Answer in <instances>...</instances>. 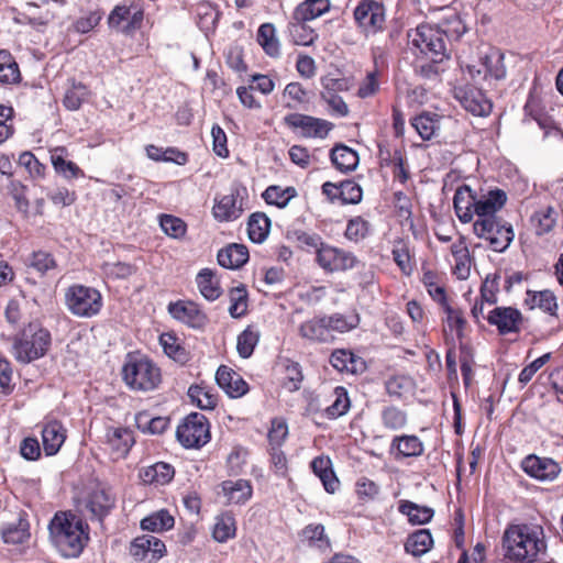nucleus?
<instances>
[{
    "label": "nucleus",
    "instance_id": "8",
    "mask_svg": "<svg viewBox=\"0 0 563 563\" xmlns=\"http://www.w3.org/2000/svg\"><path fill=\"white\" fill-rule=\"evenodd\" d=\"M144 21V9L131 0L115 5L108 16V25L125 35L141 30Z\"/></svg>",
    "mask_w": 563,
    "mask_h": 563
},
{
    "label": "nucleus",
    "instance_id": "64",
    "mask_svg": "<svg viewBox=\"0 0 563 563\" xmlns=\"http://www.w3.org/2000/svg\"><path fill=\"white\" fill-rule=\"evenodd\" d=\"M174 468L167 463H156L155 465L151 466L145 475L148 477L152 482H155L157 484L164 485L167 484L173 477H174Z\"/></svg>",
    "mask_w": 563,
    "mask_h": 563
},
{
    "label": "nucleus",
    "instance_id": "56",
    "mask_svg": "<svg viewBox=\"0 0 563 563\" xmlns=\"http://www.w3.org/2000/svg\"><path fill=\"white\" fill-rule=\"evenodd\" d=\"M159 225L162 230L173 239L184 238L187 231L185 221L172 214H162Z\"/></svg>",
    "mask_w": 563,
    "mask_h": 563
},
{
    "label": "nucleus",
    "instance_id": "47",
    "mask_svg": "<svg viewBox=\"0 0 563 563\" xmlns=\"http://www.w3.org/2000/svg\"><path fill=\"white\" fill-rule=\"evenodd\" d=\"M174 517L163 509L142 519L141 528L152 532H161L169 530L174 527Z\"/></svg>",
    "mask_w": 563,
    "mask_h": 563
},
{
    "label": "nucleus",
    "instance_id": "51",
    "mask_svg": "<svg viewBox=\"0 0 563 563\" xmlns=\"http://www.w3.org/2000/svg\"><path fill=\"white\" fill-rule=\"evenodd\" d=\"M258 340L260 331L253 325L246 327L238 336L236 350L239 355L243 358H249L253 354Z\"/></svg>",
    "mask_w": 563,
    "mask_h": 563
},
{
    "label": "nucleus",
    "instance_id": "39",
    "mask_svg": "<svg viewBox=\"0 0 563 563\" xmlns=\"http://www.w3.org/2000/svg\"><path fill=\"white\" fill-rule=\"evenodd\" d=\"M297 196L295 187L289 186L283 188L277 185L267 187L262 194L263 199L267 205L276 206L280 209L285 208L289 201Z\"/></svg>",
    "mask_w": 563,
    "mask_h": 563
},
{
    "label": "nucleus",
    "instance_id": "30",
    "mask_svg": "<svg viewBox=\"0 0 563 563\" xmlns=\"http://www.w3.org/2000/svg\"><path fill=\"white\" fill-rule=\"evenodd\" d=\"M525 302L530 309L539 308L550 316H556L559 308L555 295L549 289L541 291L528 290Z\"/></svg>",
    "mask_w": 563,
    "mask_h": 563
},
{
    "label": "nucleus",
    "instance_id": "33",
    "mask_svg": "<svg viewBox=\"0 0 563 563\" xmlns=\"http://www.w3.org/2000/svg\"><path fill=\"white\" fill-rule=\"evenodd\" d=\"M481 65L484 68L485 78L490 76L499 80L506 76L504 54L498 48H489L488 52L481 57Z\"/></svg>",
    "mask_w": 563,
    "mask_h": 563
},
{
    "label": "nucleus",
    "instance_id": "2",
    "mask_svg": "<svg viewBox=\"0 0 563 563\" xmlns=\"http://www.w3.org/2000/svg\"><path fill=\"white\" fill-rule=\"evenodd\" d=\"M48 529L52 542L67 558L78 556L89 540L88 525L69 511L55 514Z\"/></svg>",
    "mask_w": 563,
    "mask_h": 563
},
{
    "label": "nucleus",
    "instance_id": "46",
    "mask_svg": "<svg viewBox=\"0 0 563 563\" xmlns=\"http://www.w3.org/2000/svg\"><path fill=\"white\" fill-rule=\"evenodd\" d=\"M287 239L295 242L298 247L306 252L314 251L317 255L318 250L324 244L319 234L303 230L288 231Z\"/></svg>",
    "mask_w": 563,
    "mask_h": 563
},
{
    "label": "nucleus",
    "instance_id": "13",
    "mask_svg": "<svg viewBox=\"0 0 563 563\" xmlns=\"http://www.w3.org/2000/svg\"><path fill=\"white\" fill-rule=\"evenodd\" d=\"M284 122L290 129H299L303 137L323 139L333 129V124L327 120L301 113L287 114Z\"/></svg>",
    "mask_w": 563,
    "mask_h": 563
},
{
    "label": "nucleus",
    "instance_id": "62",
    "mask_svg": "<svg viewBox=\"0 0 563 563\" xmlns=\"http://www.w3.org/2000/svg\"><path fill=\"white\" fill-rule=\"evenodd\" d=\"M14 110L12 107L0 104V145L13 136L15 129L12 123Z\"/></svg>",
    "mask_w": 563,
    "mask_h": 563
},
{
    "label": "nucleus",
    "instance_id": "45",
    "mask_svg": "<svg viewBox=\"0 0 563 563\" xmlns=\"http://www.w3.org/2000/svg\"><path fill=\"white\" fill-rule=\"evenodd\" d=\"M159 343L167 356L174 361L185 364L189 361V353L181 345L179 340L173 333H163L159 336Z\"/></svg>",
    "mask_w": 563,
    "mask_h": 563
},
{
    "label": "nucleus",
    "instance_id": "10",
    "mask_svg": "<svg viewBox=\"0 0 563 563\" xmlns=\"http://www.w3.org/2000/svg\"><path fill=\"white\" fill-rule=\"evenodd\" d=\"M245 188H232L230 194L214 200L212 214L220 222L239 219L245 210Z\"/></svg>",
    "mask_w": 563,
    "mask_h": 563
},
{
    "label": "nucleus",
    "instance_id": "29",
    "mask_svg": "<svg viewBox=\"0 0 563 563\" xmlns=\"http://www.w3.org/2000/svg\"><path fill=\"white\" fill-rule=\"evenodd\" d=\"M313 473L320 478L324 489L333 494L339 488V479L336 478L331 460L327 456H317L311 462Z\"/></svg>",
    "mask_w": 563,
    "mask_h": 563
},
{
    "label": "nucleus",
    "instance_id": "14",
    "mask_svg": "<svg viewBox=\"0 0 563 563\" xmlns=\"http://www.w3.org/2000/svg\"><path fill=\"white\" fill-rule=\"evenodd\" d=\"M134 442L133 432L129 428L124 427H108L102 441L106 446V451L114 461L124 459L129 454Z\"/></svg>",
    "mask_w": 563,
    "mask_h": 563
},
{
    "label": "nucleus",
    "instance_id": "54",
    "mask_svg": "<svg viewBox=\"0 0 563 563\" xmlns=\"http://www.w3.org/2000/svg\"><path fill=\"white\" fill-rule=\"evenodd\" d=\"M515 238V232L511 224L501 219L496 235L492 238L490 247L495 252L506 251Z\"/></svg>",
    "mask_w": 563,
    "mask_h": 563
},
{
    "label": "nucleus",
    "instance_id": "36",
    "mask_svg": "<svg viewBox=\"0 0 563 563\" xmlns=\"http://www.w3.org/2000/svg\"><path fill=\"white\" fill-rule=\"evenodd\" d=\"M411 126L422 140H430L440 128V117L437 113L422 112L411 119Z\"/></svg>",
    "mask_w": 563,
    "mask_h": 563
},
{
    "label": "nucleus",
    "instance_id": "15",
    "mask_svg": "<svg viewBox=\"0 0 563 563\" xmlns=\"http://www.w3.org/2000/svg\"><path fill=\"white\" fill-rule=\"evenodd\" d=\"M166 552L164 542L154 536L135 538L130 545L131 556L139 562L153 563L158 561Z\"/></svg>",
    "mask_w": 563,
    "mask_h": 563
},
{
    "label": "nucleus",
    "instance_id": "49",
    "mask_svg": "<svg viewBox=\"0 0 563 563\" xmlns=\"http://www.w3.org/2000/svg\"><path fill=\"white\" fill-rule=\"evenodd\" d=\"M288 31L296 45H311L318 36L305 21L294 20L292 18L289 22Z\"/></svg>",
    "mask_w": 563,
    "mask_h": 563
},
{
    "label": "nucleus",
    "instance_id": "61",
    "mask_svg": "<svg viewBox=\"0 0 563 563\" xmlns=\"http://www.w3.org/2000/svg\"><path fill=\"white\" fill-rule=\"evenodd\" d=\"M335 400L325 409L328 418L335 419L343 416L350 408L347 393L343 387L334 389Z\"/></svg>",
    "mask_w": 563,
    "mask_h": 563
},
{
    "label": "nucleus",
    "instance_id": "16",
    "mask_svg": "<svg viewBox=\"0 0 563 563\" xmlns=\"http://www.w3.org/2000/svg\"><path fill=\"white\" fill-rule=\"evenodd\" d=\"M522 470L538 481H553L560 474L559 464L549 457L528 455L521 463Z\"/></svg>",
    "mask_w": 563,
    "mask_h": 563
},
{
    "label": "nucleus",
    "instance_id": "63",
    "mask_svg": "<svg viewBox=\"0 0 563 563\" xmlns=\"http://www.w3.org/2000/svg\"><path fill=\"white\" fill-rule=\"evenodd\" d=\"M362 188L354 180L346 179L340 183V199L342 203H358L362 200Z\"/></svg>",
    "mask_w": 563,
    "mask_h": 563
},
{
    "label": "nucleus",
    "instance_id": "3",
    "mask_svg": "<svg viewBox=\"0 0 563 563\" xmlns=\"http://www.w3.org/2000/svg\"><path fill=\"white\" fill-rule=\"evenodd\" d=\"M52 343L51 333L38 321H32L18 332L13 339L12 353L22 364H29L43 357Z\"/></svg>",
    "mask_w": 563,
    "mask_h": 563
},
{
    "label": "nucleus",
    "instance_id": "48",
    "mask_svg": "<svg viewBox=\"0 0 563 563\" xmlns=\"http://www.w3.org/2000/svg\"><path fill=\"white\" fill-rule=\"evenodd\" d=\"M135 422L143 433L161 434L168 427L169 419L166 417H151L147 412H140L135 416Z\"/></svg>",
    "mask_w": 563,
    "mask_h": 563
},
{
    "label": "nucleus",
    "instance_id": "57",
    "mask_svg": "<svg viewBox=\"0 0 563 563\" xmlns=\"http://www.w3.org/2000/svg\"><path fill=\"white\" fill-rule=\"evenodd\" d=\"M327 327L329 328V333L332 331L336 332H346L357 327L358 324V316L351 314L349 317L335 313L330 317H324Z\"/></svg>",
    "mask_w": 563,
    "mask_h": 563
},
{
    "label": "nucleus",
    "instance_id": "19",
    "mask_svg": "<svg viewBox=\"0 0 563 563\" xmlns=\"http://www.w3.org/2000/svg\"><path fill=\"white\" fill-rule=\"evenodd\" d=\"M115 506V496L112 492L104 487L93 489L88 499L86 507L93 518L102 520L107 517Z\"/></svg>",
    "mask_w": 563,
    "mask_h": 563
},
{
    "label": "nucleus",
    "instance_id": "35",
    "mask_svg": "<svg viewBox=\"0 0 563 563\" xmlns=\"http://www.w3.org/2000/svg\"><path fill=\"white\" fill-rule=\"evenodd\" d=\"M432 545L431 532L428 529H419L407 538L405 550L413 556H421L429 552Z\"/></svg>",
    "mask_w": 563,
    "mask_h": 563
},
{
    "label": "nucleus",
    "instance_id": "44",
    "mask_svg": "<svg viewBox=\"0 0 563 563\" xmlns=\"http://www.w3.org/2000/svg\"><path fill=\"white\" fill-rule=\"evenodd\" d=\"M196 282L201 295L206 299L212 301L220 297L221 288L211 269H201L197 275Z\"/></svg>",
    "mask_w": 563,
    "mask_h": 563
},
{
    "label": "nucleus",
    "instance_id": "24",
    "mask_svg": "<svg viewBox=\"0 0 563 563\" xmlns=\"http://www.w3.org/2000/svg\"><path fill=\"white\" fill-rule=\"evenodd\" d=\"M67 150L63 146H57L51 151V162L55 172L66 179L85 177L84 170L74 162L67 161Z\"/></svg>",
    "mask_w": 563,
    "mask_h": 563
},
{
    "label": "nucleus",
    "instance_id": "21",
    "mask_svg": "<svg viewBox=\"0 0 563 563\" xmlns=\"http://www.w3.org/2000/svg\"><path fill=\"white\" fill-rule=\"evenodd\" d=\"M476 202V194L468 185L460 186L453 198L455 213L463 223L472 221Z\"/></svg>",
    "mask_w": 563,
    "mask_h": 563
},
{
    "label": "nucleus",
    "instance_id": "11",
    "mask_svg": "<svg viewBox=\"0 0 563 563\" xmlns=\"http://www.w3.org/2000/svg\"><path fill=\"white\" fill-rule=\"evenodd\" d=\"M453 97L470 113L486 117L490 113L493 104L483 91L472 85H461L453 89Z\"/></svg>",
    "mask_w": 563,
    "mask_h": 563
},
{
    "label": "nucleus",
    "instance_id": "27",
    "mask_svg": "<svg viewBox=\"0 0 563 563\" xmlns=\"http://www.w3.org/2000/svg\"><path fill=\"white\" fill-rule=\"evenodd\" d=\"M451 253L455 262L453 266L454 275L459 279H467L471 273V255L463 236L451 245Z\"/></svg>",
    "mask_w": 563,
    "mask_h": 563
},
{
    "label": "nucleus",
    "instance_id": "4",
    "mask_svg": "<svg viewBox=\"0 0 563 563\" xmlns=\"http://www.w3.org/2000/svg\"><path fill=\"white\" fill-rule=\"evenodd\" d=\"M122 374L128 386L142 391L155 389L162 379L161 369L147 357L131 358Z\"/></svg>",
    "mask_w": 563,
    "mask_h": 563
},
{
    "label": "nucleus",
    "instance_id": "31",
    "mask_svg": "<svg viewBox=\"0 0 563 563\" xmlns=\"http://www.w3.org/2000/svg\"><path fill=\"white\" fill-rule=\"evenodd\" d=\"M332 164L336 169L347 173L354 170L358 165L357 153L346 145H335L330 153Z\"/></svg>",
    "mask_w": 563,
    "mask_h": 563
},
{
    "label": "nucleus",
    "instance_id": "53",
    "mask_svg": "<svg viewBox=\"0 0 563 563\" xmlns=\"http://www.w3.org/2000/svg\"><path fill=\"white\" fill-rule=\"evenodd\" d=\"M89 95L88 88L81 82H74L65 92L63 104L70 111L78 110Z\"/></svg>",
    "mask_w": 563,
    "mask_h": 563
},
{
    "label": "nucleus",
    "instance_id": "43",
    "mask_svg": "<svg viewBox=\"0 0 563 563\" xmlns=\"http://www.w3.org/2000/svg\"><path fill=\"white\" fill-rule=\"evenodd\" d=\"M236 522L232 514L224 512L216 518L212 537L218 542H227L235 537Z\"/></svg>",
    "mask_w": 563,
    "mask_h": 563
},
{
    "label": "nucleus",
    "instance_id": "12",
    "mask_svg": "<svg viewBox=\"0 0 563 563\" xmlns=\"http://www.w3.org/2000/svg\"><path fill=\"white\" fill-rule=\"evenodd\" d=\"M316 261L321 268L330 273L347 271L357 264V258L351 252L325 243L318 250Z\"/></svg>",
    "mask_w": 563,
    "mask_h": 563
},
{
    "label": "nucleus",
    "instance_id": "17",
    "mask_svg": "<svg viewBox=\"0 0 563 563\" xmlns=\"http://www.w3.org/2000/svg\"><path fill=\"white\" fill-rule=\"evenodd\" d=\"M487 320L490 324L497 327L499 333L507 334L519 332L523 317L516 308L496 307L489 312Z\"/></svg>",
    "mask_w": 563,
    "mask_h": 563
},
{
    "label": "nucleus",
    "instance_id": "7",
    "mask_svg": "<svg viewBox=\"0 0 563 563\" xmlns=\"http://www.w3.org/2000/svg\"><path fill=\"white\" fill-rule=\"evenodd\" d=\"M177 440L187 449H199L210 440V428L207 418L199 412L188 415L178 426Z\"/></svg>",
    "mask_w": 563,
    "mask_h": 563
},
{
    "label": "nucleus",
    "instance_id": "41",
    "mask_svg": "<svg viewBox=\"0 0 563 563\" xmlns=\"http://www.w3.org/2000/svg\"><path fill=\"white\" fill-rule=\"evenodd\" d=\"M393 258L405 275H411L416 263L410 253L409 243L407 241L399 239L394 242Z\"/></svg>",
    "mask_w": 563,
    "mask_h": 563
},
{
    "label": "nucleus",
    "instance_id": "52",
    "mask_svg": "<svg viewBox=\"0 0 563 563\" xmlns=\"http://www.w3.org/2000/svg\"><path fill=\"white\" fill-rule=\"evenodd\" d=\"M284 376L283 386L289 391H296L300 388V384L303 379L301 367L298 363L290 360H286L283 363Z\"/></svg>",
    "mask_w": 563,
    "mask_h": 563
},
{
    "label": "nucleus",
    "instance_id": "28",
    "mask_svg": "<svg viewBox=\"0 0 563 563\" xmlns=\"http://www.w3.org/2000/svg\"><path fill=\"white\" fill-rule=\"evenodd\" d=\"M390 452L397 459L419 456L423 452V444L416 435H398L391 441Z\"/></svg>",
    "mask_w": 563,
    "mask_h": 563
},
{
    "label": "nucleus",
    "instance_id": "59",
    "mask_svg": "<svg viewBox=\"0 0 563 563\" xmlns=\"http://www.w3.org/2000/svg\"><path fill=\"white\" fill-rule=\"evenodd\" d=\"M146 154L153 161H173L178 164H185L187 162V155L185 153L172 147L163 151V148L151 144L146 146Z\"/></svg>",
    "mask_w": 563,
    "mask_h": 563
},
{
    "label": "nucleus",
    "instance_id": "20",
    "mask_svg": "<svg viewBox=\"0 0 563 563\" xmlns=\"http://www.w3.org/2000/svg\"><path fill=\"white\" fill-rule=\"evenodd\" d=\"M507 195L501 189H493L487 194L476 197L474 214L481 218H498L496 213L505 206Z\"/></svg>",
    "mask_w": 563,
    "mask_h": 563
},
{
    "label": "nucleus",
    "instance_id": "38",
    "mask_svg": "<svg viewBox=\"0 0 563 563\" xmlns=\"http://www.w3.org/2000/svg\"><path fill=\"white\" fill-rule=\"evenodd\" d=\"M299 333L302 338L312 341L327 342L332 339L324 317L303 322L299 328Z\"/></svg>",
    "mask_w": 563,
    "mask_h": 563
},
{
    "label": "nucleus",
    "instance_id": "9",
    "mask_svg": "<svg viewBox=\"0 0 563 563\" xmlns=\"http://www.w3.org/2000/svg\"><path fill=\"white\" fill-rule=\"evenodd\" d=\"M354 19L366 35L382 32L385 29V5L374 0H363L354 10Z\"/></svg>",
    "mask_w": 563,
    "mask_h": 563
},
{
    "label": "nucleus",
    "instance_id": "1",
    "mask_svg": "<svg viewBox=\"0 0 563 563\" xmlns=\"http://www.w3.org/2000/svg\"><path fill=\"white\" fill-rule=\"evenodd\" d=\"M505 558L512 563H534L547 550L543 530L537 526L512 525L504 532Z\"/></svg>",
    "mask_w": 563,
    "mask_h": 563
},
{
    "label": "nucleus",
    "instance_id": "23",
    "mask_svg": "<svg viewBox=\"0 0 563 563\" xmlns=\"http://www.w3.org/2000/svg\"><path fill=\"white\" fill-rule=\"evenodd\" d=\"M330 363L335 369L342 373L360 374L366 369L365 361L351 350L345 349L333 351L330 356Z\"/></svg>",
    "mask_w": 563,
    "mask_h": 563
},
{
    "label": "nucleus",
    "instance_id": "26",
    "mask_svg": "<svg viewBox=\"0 0 563 563\" xmlns=\"http://www.w3.org/2000/svg\"><path fill=\"white\" fill-rule=\"evenodd\" d=\"M249 261V250L243 244L232 243L218 252V263L230 269L242 267Z\"/></svg>",
    "mask_w": 563,
    "mask_h": 563
},
{
    "label": "nucleus",
    "instance_id": "5",
    "mask_svg": "<svg viewBox=\"0 0 563 563\" xmlns=\"http://www.w3.org/2000/svg\"><path fill=\"white\" fill-rule=\"evenodd\" d=\"M65 302L68 310L80 318H91L102 308L99 290L84 285H73L66 289Z\"/></svg>",
    "mask_w": 563,
    "mask_h": 563
},
{
    "label": "nucleus",
    "instance_id": "40",
    "mask_svg": "<svg viewBox=\"0 0 563 563\" xmlns=\"http://www.w3.org/2000/svg\"><path fill=\"white\" fill-rule=\"evenodd\" d=\"M257 42L271 57H277L280 54V44L272 23H264L258 27Z\"/></svg>",
    "mask_w": 563,
    "mask_h": 563
},
{
    "label": "nucleus",
    "instance_id": "22",
    "mask_svg": "<svg viewBox=\"0 0 563 563\" xmlns=\"http://www.w3.org/2000/svg\"><path fill=\"white\" fill-rule=\"evenodd\" d=\"M66 440V429L57 420L46 422L42 429V443L46 455H55Z\"/></svg>",
    "mask_w": 563,
    "mask_h": 563
},
{
    "label": "nucleus",
    "instance_id": "58",
    "mask_svg": "<svg viewBox=\"0 0 563 563\" xmlns=\"http://www.w3.org/2000/svg\"><path fill=\"white\" fill-rule=\"evenodd\" d=\"M500 218H481L473 223V231L479 239H484L492 243V238L496 235V231L499 228Z\"/></svg>",
    "mask_w": 563,
    "mask_h": 563
},
{
    "label": "nucleus",
    "instance_id": "37",
    "mask_svg": "<svg viewBox=\"0 0 563 563\" xmlns=\"http://www.w3.org/2000/svg\"><path fill=\"white\" fill-rule=\"evenodd\" d=\"M271 220L264 212L252 213L247 221L249 238L254 243H262L268 236Z\"/></svg>",
    "mask_w": 563,
    "mask_h": 563
},
{
    "label": "nucleus",
    "instance_id": "60",
    "mask_svg": "<svg viewBox=\"0 0 563 563\" xmlns=\"http://www.w3.org/2000/svg\"><path fill=\"white\" fill-rule=\"evenodd\" d=\"M2 538L5 543L21 544L30 538L29 523L25 520H19L18 525L8 526Z\"/></svg>",
    "mask_w": 563,
    "mask_h": 563
},
{
    "label": "nucleus",
    "instance_id": "18",
    "mask_svg": "<svg viewBox=\"0 0 563 563\" xmlns=\"http://www.w3.org/2000/svg\"><path fill=\"white\" fill-rule=\"evenodd\" d=\"M168 312L173 318L188 324L191 328H202L207 322L206 314L192 301L179 300L168 305Z\"/></svg>",
    "mask_w": 563,
    "mask_h": 563
},
{
    "label": "nucleus",
    "instance_id": "34",
    "mask_svg": "<svg viewBox=\"0 0 563 563\" xmlns=\"http://www.w3.org/2000/svg\"><path fill=\"white\" fill-rule=\"evenodd\" d=\"M395 217L404 231L407 230L416 234L411 199L400 191L395 192Z\"/></svg>",
    "mask_w": 563,
    "mask_h": 563
},
{
    "label": "nucleus",
    "instance_id": "42",
    "mask_svg": "<svg viewBox=\"0 0 563 563\" xmlns=\"http://www.w3.org/2000/svg\"><path fill=\"white\" fill-rule=\"evenodd\" d=\"M21 79L19 65L8 51H0V84H16Z\"/></svg>",
    "mask_w": 563,
    "mask_h": 563
},
{
    "label": "nucleus",
    "instance_id": "50",
    "mask_svg": "<svg viewBox=\"0 0 563 563\" xmlns=\"http://www.w3.org/2000/svg\"><path fill=\"white\" fill-rule=\"evenodd\" d=\"M399 511L408 517L412 525H424L429 522L434 511L429 507H420L410 501H404L399 506Z\"/></svg>",
    "mask_w": 563,
    "mask_h": 563
},
{
    "label": "nucleus",
    "instance_id": "25",
    "mask_svg": "<svg viewBox=\"0 0 563 563\" xmlns=\"http://www.w3.org/2000/svg\"><path fill=\"white\" fill-rule=\"evenodd\" d=\"M221 488L229 504H245L251 499L253 494V487L250 481L242 478L236 481H224L221 484Z\"/></svg>",
    "mask_w": 563,
    "mask_h": 563
},
{
    "label": "nucleus",
    "instance_id": "32",
    "mask_svg": "<svg viewBox=\"0 0 563 563\" xmlns=\"http://www.w3.org/2000/svg\"><path fill=\"white\" fill-rule=\"evenodd\" d=\"M329 9V0H305L296 7L292 13V19L308 22L321 16L328 12Z\"/></svg>",
    "mask_w": 563,
    "mask_h": 563
},
{
    "label": "nucleus",
    "instance_id": "55",
    "mask_svg": "<svg viewBox=\"0 0 563 563\" xmlns=\"http://www.w3.org/2000/svg\"><path fill=\"white\" fill-rule=\"evenodd\" d=\"M229 312L232 318H241L247 310V291L244 286H238L230 290Z\"/></svg>",
    "mask_w": 563,
    "mask_h": 563
},
{
    "label": "nucleus",
    "instance_id": "6",
    "mask_svg": "<svg viewBox=\"0 0 563 563\" xmlns=\"http://www.w3.org/2000/svg\"><path fill=\"white\" fill-rule=\"evenodd\" d=\"M408 36L411 38L412 45L434 63H440L448 56L444 34L438 27L422 24L413 33H409Z\"/></svg>",
    "mask_w": 563,
    "mask_h": 563
}]
</instances>
